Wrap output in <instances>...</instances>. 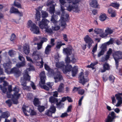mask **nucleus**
Returning a JSON list of instances; mask_svg holds the SVG:
<instances>
[{"label": "nucleus", "instance_id": "6e6d98bb", "mask_svg": "<svg viewBox=\"0 0 122 122\" xmlns=\"http://www.w3.org/2000/svg\"><path fill=\"white\" fill-rule=\"evenodd\" d=\"M15 39V35L14 34H13L12 35L11 38H10V40L11 41H12L14 40Z\"/></svg>", "mask_w": 122, "mask_h": 122}, {"label": "nucleus", "instance_id": "72a5a7b5", "mask_svg": "<svg viewBox=\"0 0 122 122\" xmlns=\"http://www.w3.org/2000/svg\"><path fill=\"white\" fill-rule=\"evenodd\" d=\"M103 31V30L98 28H95L94 30V32L97 34H101Z\"/></svg>", "mask_w": 122, "mask_h": 122}, {"label": "nucleus", "instance_id": "4468645a", "mask_svg": "<svg viewBox=\"0 0 122 122\" xmlns=\"http://www.w3.org/2000/svg\"><path fill=\"white\" fill-rule=\"evenodd\" d=\"M116 117V114L113 112H112L107 116V118L105 120V122H114V119Z\"/></svg>", "mask_w": 122, "mask_h": 122}, {"label": "nucleus", "instance_id": "473e14b6", "mask_svg": "<svg viewBox=\"0 0 122 122\" xmlns=\"http://www.w3.org/2000/svg\"><path fill=\"white\" fill-rule=\"evenodd\" d=\"M51 45H48L46 47L45 51L46 54H49L50 51L51 50Z\"/></svg>", "mask_w": 122, "mask_h": 122}, {"label": "nucleus", "instance_id": "9b49d317", "mask_svg": "<svg viewBox=\"0 0 122 122\" xmlns=\"http://www.w3.org/2000/svg\"><path fill=\"white\" fill-rule=\"evenodd\" d=\"M42 55L41 53L37 51H34L32 54V56L35 60H39L40 58H41V60L40 61V63L41 64V67H43L44 63L41 57Z\"/></svg>", "mask_w": 122, "mask_h": 122}, {"label": "nucleus", "instance_id": "2eb2a0df", "mask_svg": "<svg viewBox=\"0 0 122 122\" xmlns=\"http://www.w3.org/2000/svg\"><path fill=\"white\" fill-rule=\"evenodd\" d=\"M122 95V92L118 93L115 94V96L117 100V102L115 106L117 107L121 106L122 104V97L121 96Z\"/></svg>", "mask_w": 122, "mask_h": 122}, {"label": "nucleus", "instance_id": "0eeeda50", "mask_svg": "<svg viewBox=\"0 0 122 122\" xmlns=\"http://www.w3.org/2000/svg\"><path fill=\"white\" fill-rule=\"evenodd\" d=\"M74 50L72 46L70 45H68L66 48H64L63 50V53L67 56L65 59L66 63V64H68L70 63V60L68 56L71 54Z\"/></svg>", "mask_w": 122, "mask_h": 122}, {"label": "nucleus", "instance_id": "bb28decb", "mask_svg": "<svg viewBox=\"0 0 122 122\" xmlns=\"http://www.w3.org/2000/svg\"><path fill=\"white\" fill-rule=\"evenodd\" d=\"M103 69H101L100 71L102 72H103L105 71L106 70H108L110 69V67L109 65L107 63H105L104 64L103 66Z\"/></svg>", "mask_w": 122, "mask_h": 122}, {"label": "nucleus", "instance_id": "f257e3e1", "mask_svg": "<svg viewBox=\"0 0 122 122\" xmlns=\"http://www.w3.org/2000/svg\"><path fill=\"white\" fill-rule=\"evenodd\" d=\"M28 65L30 67L24 71L23 73V79L22 78L20 81L21 85L23 86L22 87L24 89L26 90H29L30 88V87L26 86V81H30V77L28 74V71H30L34 70L33 66L30 63H28Z\"/></svg>", "mask_w": 122, "mask_h": 122}, {"label": "nucleus", "instance_id": "f8f14e48", "mask_svg": "<svg viewBox=\"0 0 122 122\" xmlns=\"http://www.w3.org/2000/svg\"><path fill=\"white\" fill-rule=\"evenodd\" d=\"M58 16L57 15H53L51 17V21L54 25V26H52V29L53 30H58L60 28V27L58 25H57L56 24L57 23V21L56 20L58 18Z\"/></svg>", "mask_w": 122, "mask_h": 122}, {"label": "nucleus", "instance_id": "cd10ccee", "mask_svg": "<svg viewBox=\"0 0 122 122\" xmlns=\"http://www.w3.org/2000/svg\"><path fill=\"white\" fill-rule=\"evenodd\" d=\"M90 4L92 7L94 8H96L98 5L97 1L95 0H93L92 2L90 3Z\"/></svg>", "mask_w": 122, "mask_h": 122}, {"label": "nucleus", "instance_id": "774afa93", "mask_svg": "<svg viewBox=\"0 0 122 122\" xmlns=\"http://www.w3.org/2000/svg\"><path fill=\"white\" fill-rule=\"evenodd\" d=\"M19 60L22 61V62L25 61L24 58L22 56L19 55Z\"/></svg>", "mask_w": 122, "mask_h": 122}, {"label": "nucleus", "instance_id": "f03ea898", "mask_svg": "<svg viewBox=\"0 0 122 122\" xmlns=\"http://www.w3.org/2000/svg\"><path fill=\"white\" fill-rule=\"evenodd\" d=\"M68 2V5H66L67 10L70 11L73 10L76 12H78L80 10L78 7L79 3L81 0H66Z\"/></svg>", "mask_w": 122, "mask_h": 122}, {"label": "nucleus", "instance_id": "13d9d810", "mask_svg": "<svg viewBox=\"0 0 122 122\" xmlns=\"http://www.w3.org/2000/svg\"><path fill=\"white\" fill-rule=\"evenodd\" d=\"M97 44L93 48L92 51L93 53H95L97 50Z\"/></svg>", "mask_w": 122, "mask_h": 122}, {"label": "nucleus", "instance_id": "5fc2aeb1", "mask_svg": "<svg viewBox=\"0 0 122 122\" xmlns=\"http://www.w3.org/2000/svg\"><path fill=\"white\" fill-rule=\"evenodd\" d=\"M113 38H111L110 40L107 42V43L109 45L110 44H112L113 42Z\"/></svg>", "mask_w": 122, "mask_h": 122}, {"label": "nucleus", "instance_id": "09e8293b", "mask_svg": "<svg viewBox=\"0 0 122 122\" xmlns=\"http://www.w3.org/2000/svg\"><path fill=\"white\" fill-rule=\"evenodd\" d=\"M52 113H53L50 110H48L46 111L45 114L49 116H51L52 115Z\"/></svg>", "mask_w": 122, "mask_h": 122}, {"label": "nucleus", "instance_id": "e2e57ef3", "mask_svg": "<svg viewBox=\"0 0 122 122\" xmlns=\"http://www.w3.org/2000/svg\"><path fill=\"white\" fill-rule=\"evenodd\" d=\"M8 90L9 92V93L7 92V93H8L9 94H10V93L12 91V86L11 85H10L8 86Z\"/></svg>", "mask_w": 122, "mask_h": 122}, {"label": "nucleus", "instance_id": "5701e85b", "mask_svg": "<svg viewBox=\"0 0 122 122\" xmlns=\"http://www.w3.org/2000/svg\"><path fill=\"white\" fill-rule=\"evenodd\" d=\"M59 1L61 4V12H62V15H64L63 13H65L64 10L65 9L62 5H63L65 4H66V3L65 2V0H59Z\"/></svg>", "mask_w": 122, "mask_h": 122}, {"label": "nucleus", "instance_id": "c756f323", "mask_svg": "<svg viewBox=\"0 0 122 122\" xmlns=\"http://www.w3.org/2000/svg\"><path fill=\"white\" fill-rule=\"evenodd\" d=\"M99 18L100 21H103L106 19L107 18V16L105 14L101 13L99 16Z\"/></svg>", "mask_w": 122, "mask_h": 122}, {"label": "nucleus", "instance_id": "393cba45", "mask_svg": "<svg viewBox=\"0 0 122 122\" xmlns=\"http://www.w3.org/2000/svg\"><path fill=\"white\" fill-rule=\"evenodd\" d=\"M3 65L6 72H7V70L10 69L11 67V63L10 61L6 63H4Z\"/></svg>", "mask_w": 122, "mask_h": 122}, {"label": "nucleus", "instance_id": "412c9836", "mask_svg": "<svg viewBox=\"0 0 122 122\" xmlns=\"http://www.w3.org/2000/svg\"><path fill=\"white\" fill-rule=\"evenodd\" d=\"M3 83V86H2L1 85H0V88L2 91L3 92L5 93L6 92L7 88L5 87V86L8 85V83L6 81H4Z\"/></svg>", "mask_w": 122, "mask_h": 122}, {"label": "nucleus", "instance_id": "1a4fd4ad", "mask_svg": "<svg viewBox=\"0 0 122 122\" xmlns=\"http://www.w3.org/2000/svg\"><path fill=\"white\" fill-rule=\"evenodd\" d=\"M112 56L115 61L116 68L117 69L119 65V60L122 58V52L119 51H115L113 54Z\"/></svg>", "mask_w": 122, "mask_h": 122}, {"label": "nucleus", "instance_id": "2f4dec72", "mask_svg": "<svg viewBox=\"0 0 122 122\" xmlns=\"http://www.w3.org/2000/svg\"><path fill=\"white\" fill-rule=\"evenodd\" d=\"M10 114L8 112H3L1 115L2 117L5 118H7L10 116Z\"/></svg>", "mask_w": 122, "mask_h": 122}, {"label": "nucleus", "instance_id": "c85d7f7f", "mask_svg": "<svg viewBox=\"0 0 122 122\" xmlns=\"http://www.w3.org/2000/svg\"><path fill=\"white\" fill-rule=\"evenodd\" d=\"M64 85L62 83H61L59 86L58 91L59 92H63L64 91Z\"/></svg>", "mask_w": 122, "mask_h": 122}, {"label": "nucleus", "instance_id": "4be33fe9", "mask_svg": "<svg viewBox=\"0 0 122 122\" xmlns=\"http://www.w3.org/2000/svg\"><path fill=\"white\" fill-rule=\"evenodd\" d=\"M23 51L26 55H28L30 52L29 46L28 44H25L24 46Z\"/></svg>", "mask_w": 122, "mask_h": 122}, {"label": "nucleus", "instance_id": "4d7b16f0", "mask_svg": "<svg viewBox=\"0 0 122 122\" xmlns=\"http://www.w3.org/2000/svg\"><path fill=\"white\" fill-rule=\"evenodd\" d=\"M42 44L40 42L39 43H38L37 44V49L38 50H39L41 48Z\"/></svg>", "mask_w": 122, "mask_h": 122}, {"label": "nucleus", "instance_id": "ea45409f", "mask_svg": "<svg viewBox=\"0 0 122 122\" xmlns=\"http://www.w3.org/2000/svg\"><path fill=\"white\" fill-rule=\"evenodd\" d=\"M56 107L57 108H60L63 107L64 104L61 103V101L58 102L56 104Z\"/></svg>", "mask_w": 122, "mask_h": 122}, {"label": "nucleus", "instance_id": "49530a36", "mask_svg": "<svg viewBox=\"0 0 122 122\" xmlns=\"http://www.w3.org/2000/svg\"><path fill=\"white\" fill-rule=\"evenodd\" d=\"M38 109L40 112H41L44 111L45 107L44 106H39L38 107Z\"/></svg>", "mask_w": 122, "mask_h": 122}, {"label": "nucleus", "instance_id": "6e6552de", "mask_svg": "<svg viewBox=\"0 0 122 122\" xmlns=\"http://www.w3.org/2000/svg\"><path fill=\"white\" fill-rule=\"evenodd\" d=\"M27 27L30 28L31 31L34 34H40L39 28L33 23L31 20H29L27 23Z\"/></svg>", "mask_w": 122, "mask_h": 122}, {"label": "nucleus", "instance_id": "7ed1b4c3", "mask_svg": "<svg viewBox=\"0 0 122 122\" xmlns=\"http://www.w3.org/2000/svg\"><path fill=\"white\" fill-rule=\"evenodd\" d=\"M44 67L45 69L52 75L55 82L57 83L62 79V76L58 69H56L54 70L51 69L49 66L46 64L44 65Z\"/></svg>", "mask_w": 122, "mask_h": 122}, {"label": "nucleus", "instance_id": "052dcab7", "mask_svg": "<svg viewBox=\"0 0 122 122\" xmlns=\"http://www.w3.org/2000/svg\"><path fill=\"white\" fill-rule=\"evenodd\" d=\"M104 53V51L102 50L100 51L98 53V57H100L101 55H103Z\"/></svg>", "mask_w": 122, "mask_h": 122}, {"label": "nucleus", "instance_id": "9d476101", "mask_svg": "<svg viewBox=\"0 0 122 122\" xmlns=\"http://www.w3.org/2000/svg\"><path fill=\"white\" fill-rule=\"evenodd\" d=\"M87 76L86 73H83L81 72L80 73L79 76V82L84 85L86 82L88 81L89 80Z\"/></svg>", "mask_w": 122, "mask_h": 122}, {"label": "nucleus", "instance_id": "c9c22d12", "mask_svg": "<svg viewBox=\"0 0 122 122\" xmlns=\"http://www.w3.org/2000/svg\"><path fill=\"white\" fill-rule=\"evenodd\" d=\"M25 65V61H22L21 62H19L16 64V66L18 68H20L23 66Z\"/></svg>", "mask_w": 122, "mask_h": 122}, {"label": "nucleus", "instance_id": "20e7f679", "mask_svg": "<svg viewBox=\"0 0 122 122\" xmlns=\"http://www.w3.org/2000/svg\"><path fill=\"white\" fill-rule=\"evenodd\" d=\"M41 81L40 82L39 85L43 89L46 91H48L50 88H51L52 86L54 84V82H48L46 84L48 87L46 85H44L45 83L46 76L45 72L43 71L40 74Z\"/></svg>", "mask_w": 122, "mask_h": 122}, {"label": "nucleus", "instance_id": "c03bdc74", "mask_svg": "<svg viewBox=\"0 0 122 122\" xmlns=\"http://www.w3.org/2000/svg\"><path fill=\"white\" fill-rule=\"evenodd\" d=\"M54 2L52 0H48L46 4V5L48 6H50L52 5H54L52 4Z\"/></svg>", "mask_w": 122, "mask_h": 122}, {"label": "nucleus", "instance_id": "4c0bfd02", "mask_svg": "<svg viewBox=\"0 0 122 122\" xmlns=\"http://www.w3.org/2000/svg\"><path fill=\"white\" fill-rule=\"evenodd\" d=\"M9 55L11 57L14 56L16 54V52L13 50H11L8 52Z\"/></svg>", "mask_w": 122, "mask_h": 122}, {"label": "nucleus", "instance_id": "e433bc0d", "mask_svg": "<svg viewBox=\"0 0 122 122\" xmlns=\"http://www.w3.org/2000/svg\"><path fill=\"white\" fill-rule=\"evenodd\" d=\"M33 104L36 106H38L40 102L38 98H35L33 101Z\"/></svg>", "mask_w": 122, "mask_h": 122}, {"label": "nucleus", "instance_id": "ddd939ff", "mask_svg": "<svg viewBox=\"0 0 122 122\" xmlns=\"http://www.w3.org/2000/svg\"><path fill=\"white\" fill-rule=\"evenodd\" d=\"M36 23H37V21H39V25L41 29L45 28L46 26H47L48 24L49 23V21L46 19H43L41 20V21H37L36 20Z\"/></svg>", "mask_w": 122, "mask_h": 122}, {"label": "nucleus", "instance_id": "a878e982", "mask_svg": "<svg viewBox=\"0 0 122 122\" xmlns=\"http://www.w3.org/2000/svg\"><path fill=\"white\" fill-rule=\"evenodd\" d=\"M49 101L52 104V105H53V104H56L58 102V100L57 98L52 97H51L49 98Z\"/></svg>", "mask_w": 122, "mask_h": 122}, {"label": "nucleus", "instance_id": "aec40b11", "mask_svg": "<svg viewBox=\"0 0 122 122\" xmlns=\"http://www.w3.org/2000/svg\"><path fill=\"white\" fill-rule=\"evenodd\" d=\"M11 73L14 74L15 77H18L21 75V72L19 71L18 69L14 67L11 70Z\"/></svg>", "mask_w": 122, "mask_h": 122}, {"label": "nucleus", "instance_id": "338daca9", "mask_svg": "<svg viewBox=\"0 0 122 122\" xmlns=\"http://www.w3.org/2000/svg\"><path fill=\"white\" fill-rule=\"evenodd\" d=\"M98 62L97 61L94 62L93 63H92L91 64V68H93L94 67V66L97 64H98Z\"/></svg>", "mask_w": 122, "mask_h": 122}, {"label": "nucleus", "instance_id": "de8ad7c7", "mask_svg": "<svg viewBox=\"0 0 122 122\" xmlns=\"http://www.w3.org/2000/svg\"><path fill=\"white\" fill-rule=\"evenodd\" d=\"M45 31L46 32L48 33L51 34L52 33V29L49 28H45Z\"/></svg>", "mask_w": 122, "mask_h": 122}, {"label": "nucleus", "instance_id": "864d4df0", "mask_svg": "<svg viewBox=\"0 0 122 122\" xmlns=\"http://www.w3.org/2000/svg\"><path fill=\"white\" fill-rule=\"evenodd\" d=\"M84 92V90L83 89H81L80 88L79 91L78 92V93L82 95Z\"/></svg>", "mask_w": 122, "mask_h": 122}, {"label": "nucleus", "instance_id": "a211bd4d", "mask_svg": "<svg viewBox=\"0 0 122 122\" xmlns=\"http://www.w3.org/2000/svg\"><path fill=\"white\" fill-rule=\"evenodd\" d=\"M43 6H39L38 8L36 9V14L35 19L37 21H39L40 20L41 13L40 10L42 9Z\"/></svg>", "mask_w": 122, "mask_h": 122}, {"label": "nucleus", "instance_id": "0e129e2a", "mask_svg": "<svg viewBox=\"0 0 122 122\" xmlns=\"http://www.w3.org/2000/svg\"><path fill=\"white\" fill-rule=\"evenodd\" d=\"M68 115L67 113L64 112L61 114V117L62 118L64 117H67Z\"/></svg>", "mask_w": 122, "mask_h": 122}, {"label": "nucleus", "instance_id": "dca6fc26", "mask_svg": "<svg viewBox=\"0 0 122 122\" xmlns=\"http://www.w3.org/2000/svg\"><path fill=\"white\" fill-rule=\"evenodd\" d=\"M64 13H63L64 15H62V17H61L58 22L59 24L61 26L63 27L64 28H65L66 26V23L65 21L64 20V18L63 16H65L66 18H68L69 16V15L68 14L65 13V12Z\"/></svg>", "mask_w": 122, "mask_h": 122}, {"label": "nucleus", "instance_id": "79ce46f5", "mask_svg": "<svg viewBox=\"0 0 122 122\" xmlns=\"http://www.w3.org/2000/svg\"><path fill=\"white\" fill-rule=\"evenodd\" d=\"M42 17L43 18H46L48 16V13L45 11H41Z\"/></svg>", "mask_w": 122, "mask_h": 122}, {"label": "nucleus", "instance_id": "69168bd1", "mask_svg": "<svg viewBox=\"0 0 122 122\" xmlns=\"http://www.w3.org/2000/svg\"><path fill=\"white\" fill-rule=\"evenodd\" d=\"M30 84L33 89H36V87L35 86V84L34 83L32 82H31Z\"/></svg>", "mask_w": 122, "mask_h": 122}, {"label": "nucleus", "instance_id": "603ef678", "mask_svg": "<svg viewBox=\"0 0 122 122\" xmlns=\"http://www.w3.org/2000/svg\"><path fill=\"white\" fill-rule=\"evenodd\" d=\"M115 78L112 75L110 76L109 77V80L110 81H111L112 83L114 82Z\"/></svg>", "mask_w": 122, "mask_h": 122}, {"label": "nucleus", "instance_id": "8fccbe9b", "mask_svg": "<svg viewBox=\"0 0 122 122\" xmlns=\"http://www.w3.org/2000/svg\"><path fill=\"white\" fill-rule=\"evenodd\" d=\"M12 99L11 100H8L6 101V103L8 104L9 107L11 106L12 105Z\"/></svg>", "mask_w": 122, "mask_h": 122}, {"label": "nucleus", "instance_id": "37998d69", "mask_svg": "<svg viewBox=\"0 0 122 122\" xmlns=\"http://www.w3.org/2000/svg\"><path fill=\"white\" fill-rule=\"evenodd\" d=\"M105 32L107 35L108 34H110L112 33L113 31L110 28H107L105 30Z\"/></svg>", "mask_w": 122, "mask_h": 122}, {"label": "nucleus", "instance_id": "7c9ffc66", "mask_svg": "<svg viewBox=\"0 0 122 122\" xmlns=\"http://www.w3.org/2000/svg\"><path fill=\"white\" fill-rule=\"evenodd\" d=\"M49 11L51 14L54 13L55 11L54 5H52L50 6Z\"/></svg>", "mask_w": 122, "mask_h": 122}, {"label": "nucleus", "instance_id": "58836bf2", "mask_svg": "<svg viewBox=\"0 0 122 122\" xmlns=\"http://www.w3.org/2000/svg\"><path fill=\"white\" fill-rule=\"evenodd\" d=\"M18 11V9L12 7L10 9V13H15L16 14Z\"/></svg>", "mask_w": 122, "mask_h": 122}, {"label": "nucleus", "instance_id": "423d86ee", "mask_svg": "<svg viewBox=\"0 0 122 122\" xmlns=\"http://www.w3.org/2000/svg\"><path fill=\"white\" fill-rule=\"evenodd\" d=\"M56 67L62 69L63 73L66 74L71 71L72 69L71 65H67L65 66L64 62L63 61L57 62L56 64Z\"/></svg>", "mask_w": 122, "mask_h": 122}, {"label": "nucleus", "instance_id": "6ab92c4d", "mask_svg": "<svg viewBox=\"0 0 122 122\" xmlns=\"http://www.w3.org/2000/svg\"><path fill=\"white\" fill-rule=\"evenodd\" d=\"M22 109L24 114L26 116H29V113H30V110L31 109L28 106H26L25 105H23L22 107Z\"/></svg>", "mask_w": 122, "mask_h": 122}, {"label": "nucleus", "instance_id": "680f3d73", "mask_svg": "<svg viewBox=\"0 0 122 122\" xmlns=\"http://www.w3.org/2000/svg\"><path fill=\"white\" fill-rule=\"evenodd\" d=\"M30 115H35L36 114V112L33 110L31 109L30 113H29Z\"/></svg>", "mask_w": 122, "mask_h": 122}, {"label": "nucleus", "instance_id": "bf43d9fd", "mask_svg": "<svg viewBox=\"0 0 122 122\" xmlns=\"http://www.w3.org/2000/svg\"><path fill=\"white\" fill-rule=\"evenodd\" d=\"M112 101V103L114 105L116 103V101L115 98V97L114 96L111 97Z\"/></svg>", "mask_w": 122, "mask_h": 122}, {"label": "nucleus", "instance_id": "39448f33", "mask_svg": "<svg viewBox=\"0 0 122 122\" xmlns=\"http://www.w3.org/2000/svg\"><path fill=\"white\" fill-rule=\"evenodd\" d=\"M13 90L15 92L13 95L7 93V97L8 98H12V101L14 104H17L18 103L17 99L20 96V94L18 93L19 91V89L15 86Z\"/></svg>", "mask_w": 122, "mask_h": 122}, {"label": "nucleus", "instance_id": "f3484780", "mask_svg": "<svg viewBox=\"0 0 122 122\" xmlns=\"http://www.w3.org/2000/svg\"><path fill=\"white\" fill-rule=\"evenodd\" d=\"M84 39L86 43L88 44V47L90 48L92 46V44L93 42L92 39L87 35L84 37Z\"/></svg>", "mask_w": 122, "mask_h": 122}, {"label": "nucleus", "instance_id": "b1692460", "mask_svg": "<svg viewBox=\"0 0 122 122\" xmlns=\"http://www.w3.org/2000/svg\"><path fill=\"white\" fill-rule=\"evenodd\" d=\"M78 72V67L77 66H74L71 71V75L73 77L75 76Z\"/></svg>", "mask_w": 122, "mask_h": 122}, {"label": "nucleus", "instance_id": "a18cd8bd", "mask_svg": "<svg viewBox=\"0 0 122 122\" xmlns=\"http://www.w3.org/2000/svg\"><path fill=\"white\" fill-rule=\"evenodd\" d=\"M50 110L53 113H55L56 110V107L53 105H52L50 107Z\"/></svg>", "mask_w": 122, "mask_h": 122}, {"label": "nucleus", "instance_id": "f704fd0d", "mask_svg": "<svg viewBox=\"0 0 122 122\" xmlns=\"http://www.w3.org/2000/svg\"><path fill=\"white\" fill-rule=\"evenodd\" d=\"M71 56L69 59L70 60V62L71 61L73 63H75L77 61V59L75 58L74 55L73 54H72Z\"/></svg>", "mask_w": 122, "mask_h": 122}, {"label": "nucleus", "instance_id": "a19ab883", "mask_svg": "<svg viewBox=\"0 0 122 122\" xmlns=\"http://www.w3.org/2000/svg\"><path fill=\"white\" fill-rule=\"evenodd\" d=\"M111 6L117 9H118L120 6L119 4L117 3H112L111 4Z\"/></svg>", "mask_w": 122, "mask_h": 122}, {"label": "nucleus", "instance_id": "3c124183", "mask_svg": "<svg viewBox=\"0 0 122 122\" xmlns=\"http://www.w3.org/2000/svg\"><path fill=\"white\" fill-rule=\"evenodd\" d=\"M14 5L15 6L18 8L21 7L20 4L18 2L15 1L14 2Z\"/></svg>", "mask_w": 122, "mask_h": 122}]
</instances>
